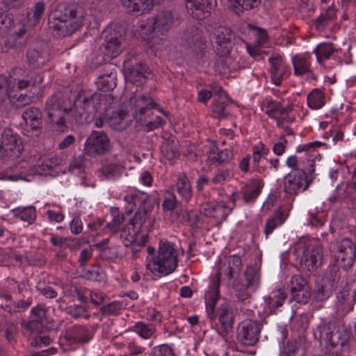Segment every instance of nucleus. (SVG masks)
<instances>
[{"mask_svg": "<svg viewBox=\"0 0 356 356\" xmlns=\"http://www.w3.org/2000/svg\"><path fill=\"white\" fill-rule=\"evenodd\" d=\"M103 98L100 93L80 91L74 101L73 107H68L70 100L58 92L47 98L44 111L49 122L57 131H63L66 127L65 120L78 124L90 122L100 108Z\"/></svg>", "mask_w": 356, "mask_h": 356, "instance_id": "nucleus-1", "label": "nucleus"}, {"mask_svg": "<svg viewBox=\"0 0 356 356\" xmlns=\"http://www.w3.org/2000/svg\"><path fill=\"white\" fill-rule=\"evenodd\" d=\"M309 156L305 159L296 155L289 156L286 160L287 167L291 171L286 175L283 180V190L290 195H296L305 191L314 179V161Z\"/></svg>", "mask_w": 356, "mask_h": 356, "instance_id": "nucleus-2", "label": "nucleus"}, {"mask_svg": "<svg viewBox=\"0 0 356 356\" xmlns=\"http://www.w3.org/2000/svg\"><path fill=\"white\" fill-rule=\"evenodd\" d=\"M23 70L16 68L8 77L0 75V106L7 99L16 108H22L32 102L33 97L22 90L30 86V81L22 75Z\"/></svg>", "mask_w": 356, "mask_h": 356, "instance_id": "nucleus-3", "label": "nucleus"}, {"mask_svg": "<svg viewBox=\"0 0 356 356\" xmlns=\"http://www.w3.org/2000/svg\"><path fill=\"white\" fill-rule=\"evenodd\" d=\"M85 12L76 4L59 3L51 12L49 24L59 36L71 35L83 26Z\"/></svg>", "mask_w": 356, "mask_h": 356, "instance_id": "nucleus-4", "label": "nucleus"}, {"mask_svg": "<svg viewBox=\"0 0 356 356\" xmlns=\"http://www.w3.org/2000/svg\"><path fill=\"white\" fill-rule=\"evenodd\" d=\"M220 273L212 277L209 286V289L205 292V305L211 320L218 318L221 325V329L225 333L229 332L233 326V314L230 305L225 301L221 303L216 312L215 307L220 296Z\"/></svg>", "mask_w": 356, "mask_h": 356, "instance_id": "nucleus-5", "label": "nucleus"}, {"mask_svg": "<svg viewBox=\"0 0 356 356\" xmlns=\"http://www.w3.org/2000/svg\"><path fill=\"white\" fill-rule=\"evenodd\" d=\"M180 249L173 243L161 240L156 256H152L147 263V268L158 277L168 275L177 267Z\"/></svg>", "mask_w": 356, "mask_h": 356, "instance_id": "nucleus-6", "label": "nucleus"}, {"mask_svg": "<svg viewBox=\"0 0 356 356\" xmlns=\"http://www.w3.org/2000/svg\"><path fill=\"white\" fill-rule=\"evenodd\" d=\"M313 335L315 339L321 344L330 348L344 346L349 339V333L343 326H336L332 322L322 321L314 330Z\"/></svg>", "mask_w": 356, "mask_h": 356, "instance_id": "nucleus-7", "label": "nucleus"}, {"mask_svg": "<svg viewBox=\"0 0 356 356\" xmlns=\"http://www.w3.org/2000/svg\"><path fill=\"white\" fill-rule=\"evenodd\" d=\"M293 252L297 257L302 254L301 266L309 273L315 271L321 264L323 257L321 247L310 243L305 238L299 239L295 243Z\"/></svg>", "mask_w": 356, "mask_h": 356, "instance_id": "nucleus-8", "label": "nucleus"}, {"mask_svg": "<svg viewBox=\"0 0 356 356\" xmlns=\"http://www.w3.org/2000/svg\"><path fill=\"white\" fill-rule=\"evenodd\" d=\"M132 32L136 37L146 41L156 51H167L170 46V42L167 38L156 36L152 17L139 20L133 26Z\"/></svg>", "mask_w": 356, "mask_h": 356, "instance_id": "nucleus-9", "label": "nucleus"}, {"mask_svg": "<svg viewBox=\"0 0 356 356\" xmlns=\"http://www.w3.org/2000/svg\"><path fill=\"white\" fill-rule=\"evenodd\" d=\"M336 263L345 270L350 269L356 258V244L348 237H340L330 243Z\"/></svg>", "mask_w": 356, "mask_h": 356, "instance_id": "nucleus-10", "label": "nucleus"}, {"mask_svg": "<svg viewBox=\"0 0 356 356\" xmlns=\"http://www.w3.org/2000/svg\"><path fill=\"white\" fill-rule=\"evenodd\" d=\"M104 38L102 51L112 58L118 56L124 48L125 30L122 26L107 27L103 31Z\"/></svg>", "mask_w": 356, "mask_h": 356, "instance_id": "nucleus-11", "label": "nucleus"}, {"mask_svg": "<svg viewBox=\"0 0 356 356\" xmlns=\"http://www.w3.org/2000/svg\"><path fill=\"white\" fill-rule=\"evenodd\" d=\"M129 104L134 111L135 117L138 118L139 120L147 121L146 116L153 115L152 108H156L159 112L166 115L163 109L147 94L133 92L129 99Z\"/></svg>", "mask_w": 356, "mask_h": 356, "instance_id": "nucleus-12", "label": "nucleus"}, {"mask_svg": "<svg viewBox=\"0 0 356 356\" xmlns=\"http://www.w3.org/2000/svg\"><path fill=\"white\" fill-rule=\"evenodd\" d=\"M261 325L256 320L245 319L238 327L237 339L245 346H254L261 332Z\"/></svg>", "mask_w": 356, "mask_h": 356, "instance_id": "nucleus-13", "label": "nucleus"}, {"mask_svg": "<svg viewBox=\"0 0 356 356\" xmlns=\"http://www.w3.org/2000/svg\"><path fill=\"white\" fill-rule=\"evenodd\" d=\"M109 150V139L104 131H92L85 142L84 151L89 156L103 155Z\"/></svg>", "mask_w": 356, "mask_h": 356, "instance_id": "nucleus-14", "label": "nucleus"}, {"mask_svg": "<svg viewBox=\"0 0 356 356\" xmlns=\"http://www.w3.org/2000/svg\"><path fill=\"white\" fill-rule=\"evenodd\" d=\"M292 299L300 304H306L311 297V290L307 282L302 275H294L289 282Z\"/></svg>", "mask_w": 356, "mask_h": 356, "instance_id": "nucleus-15", "label": "nucleus"}, {"mask_svg": "<svg viewBox=\"0 0 356 356\" xmlns=\"http://www.w3.org/2000/svg\"><path fill=\"white\" fill-rule=\"evenodd\" d=\"M6 155L9 159H15L19 156L22 150V142L19 136L10 129H5L1 134V145Z\"/></svg>", "mask_w": 356, "mask_h": 356, "instance_id": "nucleus-16", "label": "nucleus"}, {"mask_svg": "<svg viewBox=\"0 0 356 356\" xmlns=\"http://www.w3.org/2000/svg\"><path fill=\"white\" fill-rule=\"evenodd\" d=\"M185 1L188 13L198 20L209 17L216 4V0H185Z\"/></svg>", "mask_w": 356, "mask_h": 356, "instance_id": "nucleus-17", "label": "nucleus"}, {"mask_svg": "<svg viewBox=\"0 0 356 356\" xmlns=\"http://www.w3.org/2000/svg\"><path fill=\"white\" fill-rule=\"evenodd\" d=\"M232 35L226 27H218L213 34V41L217 54L220 56L227 55L232 47Z\"/></svg>", "mask_w": 356, "mask_h": 356, "instance_id": "nucleus-18", "label": "nucleus"}, {"mask_svg": "<svg viewBox=\"0 0 356 356\" xmlns=\"http://www.w3.org/2000/svg\"><path fill=\"white\" fill-rule=\"evenodd\" d=\"M270 64V74L273 83L280 86L282 80L286 79L290 72L286 65L283 57L279 54L270 56L268 58Z\"/></svg>", "mask_w": 356, "mask_h": 356, "instance_id": "nucleus-19", "label": "nucleus"}, {"mask_svg": "<svg viewBox=\"0 0 356 356\" xmlns=\"http://www.w3.org/2000/svg\"><path fill=\"white\" fill-rule=\"evenodd\" d=\"M151 17L156 36L166 38L175 23V17L172 12L169 10L161 11Z\"/></svg>", "mask_w": 356, "mask_h": 356, "instance_id": "nucleus-20", "label": "nucleus"}, {"mask_svg": "<svg viewBox=\"0 0 356 356\" xmlns=\"http://www.w3.org/2000/svg\"><path fill=\"white\" fill-rule=\"evenodd\" d=\"M130 55L124 61V70L126 80L132 83H143L145 79L146 70L140 63L131 65Z\"/></svg>", "mask_w": 356, "mask_h": 356, "instance_id": "nucleus-21", "label": "nucleus"}, {"mask_svg": "<svg viewBox=\"0 0 356 356\" xmlns=\"http://www.w3.org/2000/svg\"><path fill=\"white\" fill-rule=\"evenodd\" d=\"M207 162L210 165H220L229 162L233 159L232 151L229 149H220L215 141L210 144L209 150L207 153Z\"/></svg>", "mask_w": 356, "mask_h": 356, "instance_id": "nucleus-22", "label": "nucleus"}, {"mask_svg": "<svg viewBox=\"0 0 356 356\" xmlns=\"http://www.w3.org/2000/svg\"><path fill=\"white\" fill-rule=\"evenodd\" d=\"M181 39L186 44L194 49L202 51L205 48V40L202 31L197 27L186 29L182 33Z\"/></svg>", "mask_w": 356, "mask_h": 356, "instance_id": "nucleus-23", "label": "nucleus"}, {"mask_svg": "<svg viewBox=\"0 0 356 356\" xmlns=\"http://www.w3.org/2000/svg\"><path fill=\"white\" fill-rule=\"evenodd\" d=\"M286 299V293L284 289H277L271 291L265 298V312L269 314H275L278 308L281 307Z\"/></svg>", "mask_w": 356, "mask_h": 356, "instance_id": "nucleus-24", "label": "nucleus"}, {"mask_svg": "<svg viewBox=\"0 0 356 356\" xmlns=\"http://www.w3.org/2000/svg\"><path fill=\"white\" fill-rule=\"evenodd\" d=\"M124 200L128 204H131V210L134 207L138 208V210H152L153 208L148 194L144 192L136 191L127 194L124 197Z\"/></svg>", "mask_w": 356, "mask_h": 356, "instance_id": "nucleus-25", "label": "nucleus"}, {"mask_svg": "<svg viewBox=\"0 0 356 356\" xmlns=\"http://www.w3.org/2000/svg\"><path fill=\"white\" fill-rule=\"evenodd\" d=\"M29 65L33 68H40L49 60L48 51L45 48L31 47L26 52Z\"/></svg>", "mask_w": 356, "mask_h": 356, "instance_id": "nucleus-26", "label": "nucleus"}, {"mask_svg": "<svg viewBox=\"0 0 356 356\" xmlns=\"http://www.w3.org/2000/svg\"><path fill=\"white\" fill-rule=\"evenodd\" d=\"M292 65L294 75L309 77L312 74L311 58L309 56L305 54H297L292 57Z\"/></svg>", "mask_w": 356, "mask_h": 356, "instance_id": "nucleus-27", "label": "nucleus"}, {"mask_svg": "<svg viewBox=\"0 0 356 356\" xmlns=\"http://www.w3.org/2000/svg\"><path fill=\"white\" fill-rule=\"evenodd\" d=\"M92 337L91 332L83 325H74L67 330L65 334L66 339L70 343H86L91 339Z\"/></svg>", "mask_w": 356, "mask_h": 356, "instance_id": "nucleus-28", "label": "nucleus"}, {"mask_svg": "<svg viewBox=\"0 0 356 356\" xmlns=\"http://www.w3.org/2000/svg\"><path fill=\"white\" fill-rule=\"evenodd\" d=\"M204 213L220 220H225L231 209L224 204L216 202H206L202 206Z\"/></svg>", "mask_w": 356, "mask_h": 356, "instance_id": "nucleus-29", "label": "nucleus"}, {"mask_svg": "<svg viewBox=\"0 0 356 356\" xmlns=\"http://www.w3.org/2000/svg\"><path fill=\"white\" fill-rule=\"evenodd\" d=\"M175 187L183 202L187 203L191 201L193 197L192 186L185 173L180 172L177 175Z\"/></svg>", "mask_w": 356, "mask_h": 356, "instance_id": "nucleus-30", "label": "nucleus"}, {"mask_svg": "<svg viewBox=\"0 0 356 356\" xmlns=\"http://www.w3.org/2000/svg\"><path fill=\"white\" fill-rule=\"evenodd\" d=\"M122 3L127 12L136 15L149 12L154 6L153 0H122Z\"/></svg>", "mask_w": 356, "mask_h": 356, "instance_id": "nucleus-31", "label": "nucleus"}, {"mask_svg": "<svg viewBox=\"0 0 356 356\" xmlns=\"http://www.w3.org/2000/svg\"><path fill=\"white\" fill-rule=\"evenodd\" d=\"M261 275L259 268L257 265H250L246 267L244 272V284L251 292H255L259 287Z\"/></svg>", "mask_w": 356, "mask_h": 356, "instance_id": "nucleus-32", "label": "nucleus"}, {"mask_svg": "<svg viewBox=\"0 0 356 356\" xmlns=\"http://www.w3.org/2000/svg\"><path fill=\"white\" fill-rule=\"evenodd\" d=\"M22 117L32 130L40 131L42 128V113L39 108L30 107L23 112Z\"/></svg>", "mask_w": 356, "mask_h": 356, "instance_id": "nucleus-33", "label": "nucleus"}, {"mask_svg": "<svg viewBox=\"0 0 356 356\" xmlns=\"http://www.w3.org/2000/svg\"><path fill=\"white\" fill-rule=\"evenodd\" d=\"M261 181L258 179L249 181L242 188L243 199L245 203L254 202L261 192Z\"/></svg>", "mask_w": 356, "mask_h": 356, "instance_id": "nucleus-34", "label": "nucleus"}, {"mask_svg": "<svg viewBox=\"0 0 356 356\" xmlns=\"http://www.w3.org/2000/svg\"><path fill=\"white\" fill-rule=\"evenodd\" d=\"M108 126L115 130H122L129 124V115L127 111L118 110L113 111L107 118Z\"/></svg>", "mask_w": 356, "mask_h": 356, "instance_id": "nucleus-35", "label": "nucleus"}, {"mask_svg": "<svg viewBox=\"0 0 356 356\" xmlns=\"http://www.w3.org/2000/svg\"><path fill=\"white\" fill-rule=\"evenodd\" d=\"M124 170V166L120 163L107 161L102 165L100 173L102 179L114 180L122 175Z\"/></svg>", "mask_w": 356, "mask_h": 356, "instance_id": "nucleus-36", "label": "nucleus"}, {"mask_svg": "<svg viewBox=\"0 0 356 356\" xmlns=\"http://www.w3.org/2000/svg\"><path fill=\"white\" fill-rule=\"evenodd\" d=\"M178 146V141L173 137L165 140L161 145V151L163 156L171 164H172L179 156Z\"/></svg>", "mask_w": 356, "mask_h": 356, "instance_id": "nucleus-37", "label": "nucleus"}, {"mask_svg": "<svg viewBox=\"0 0 356 356\" xmlns=\"http://www.w3.org/2000/svg\"><path fill=\"white\" fill-rule=\"evenodd\" d=\"M336 8L332 6L323 10L320 15L313 22L315 29L318 31H323L330 22L336 19Z\"/></svg>", "mask_w": 356, "mask_h": 356, "instance_id": "nucleus-38", "label": "nucleus"}, {"mask_svg": "<svg viewBox=\"0 0 356 356\" xmlns=\"http://www.w3.org/2000/svg\"><path fill=\"white\" fill-rule=\"evenodd\" d=\"M116 72H109L99 75L96 81V85L99 90L108 92L115 88Z\"/></svg>", "mask_w": 356, "mask_h": 356, "instance_id": "nucleus-39", "label": "nucleus"}, {"mask_svg": "<svg viewBox=\"0 0 356 356\" xmlns=\"http://www.w3.org/2000/svg\"><path fill=\"white\" fill-rule=\"evenodd\" d=\"M32 298L27 299H20L9 303H5L1 305V308L10 314L22 313L26 311L32 305Z\"/></svg>", "mask_w": 356, "mask_h": 356, "instance_id": "nucleus-40", "label": "nucleus"}, {"mask_svg": "<svg viewBox=\"0 0 356 356\" xmlns=\"http://www.w3.org/2000/svg\"><path fill=\"white\" fill-rule=\"evenodd\" d=\"M241 266V259L238 256H230L227 261L224 264V274L229 279H232L239 275Z\"/></svg>", "mask_w": 356, "mask_h": 356, "instance_id": "nucleus-41", "label": "nucleus"}, {"mask_svg": "<svg viewBox=\"0 0 356 356\" xmlns=\"http://www.w3.org/2000/svg\"><path fill=\"white\" fill-rule=\"evenodd\" d=\"M111 213L112 220L106 223L104 229H107V232L111 233L112 236L118 235L120 229V227L124 221V218L123 215L120 214L119 209L117 207H111Z\"/></svg>", "mask_w": 356, "mask_h": 356, "instance_id": "nucleus-42", "label": "nucleus"}, {"mask_svg": "<svg viewBox=\"0 0 356 356\" xmlns=\"http://www.w3.org/2000/svg\"><path fill=\"white\" fill-rule=\"evenodd\" d=\"M260 0H227V4L236 14L239 15L243 10H250L257 7Z\"/></svg>", "mask_w": 356, "mask_h": 356, "instance_id": "nucleus-43", "label": "nucleus"}, {"mask_svg": "<svg viewBox=\"0 0 356 356\" xmlns=\"http://www.w3.org/2000/svg\"><path fill=\"white\" fill-rule=\"evenodd\" d=\"M307 105L314 110L321 108L325 104L324 92L318 89H313L307 95Z\"/></svg>", "mask_w": 356, "mask_h": 356, "instance_id": "nucleus-44", "label": "nucleus"}, {"mask_svg": "<svg viewBox=\"0 0 356 356\" xmlns=\"http://www.w3.org/2000/svg\"><path fill=\"white\" fill-rule=\"evenodd\" d=\"M131 330L136 332L142 339H147L154 334L156 332V327L152 323L138 321L131 327Z\"/></svg>", "mask_w": 356, "mask_h": 356, "instance_id": "nucleus-45", "label": "nucleus"}, {"mask_svg": "<svg viewBox=\"0 0 356 356\" xmlns=\"http://www.w3.org/2000/svg\"><path fill=\"white\" fill-rule=\"evenodd\" d=\"M0 332L8 343L13 345L16 343L17 327L13 321H6L4 324L0 325Z\"/></svg>", "mask_w": 356, "mask_h": 356, "instance_id": "nucleus-46", "label": "nucleus"}, {"mask_svg": "<svg viewBox=\"0 0 356 356\" xmlns=\"http://www.w3.org/2000/svg\"><path fill=\"white\" fill-rule=\"evenodd\" d=\"M356 297V290L352 293L348 289H343L337 295V300L341 304L343 309L350 310Z\"/></svg>", "mask_w": 356, "mask_h": 356, "instance_id": "nucleus-47", "label": "nucleus"}, {"mask_svg": "<svg viewBox=\"0 0 356 356\" xmlns=\"http://www.w3.org/2000/svg\"><path fill=\"white\" fill-rule=\"evenodd\" d=\"M337 51L331 43H321L314 50L318 62L327 60Z\"/></svg>", "mask_w": 356, "mask_h": 356, "instance_id": "nucleus-48", "label": "nucleus"}, {"mask_svg": "<svg viewBox=\"0 0 356 356\" xmlns=\"http://www.w3.org/2000/svg\"><path fill=\"white\" fill-rule=\"evenodd\" d=\"M66 313L73 318H90V315L88 308L83 304H73L69 305L65 309Z\"/></svg>", "mask_w": 356, "mask_h": 356, "instance_id": "nucleus-49", "label": "nucleus"}, {"mask_svg": "<svg viewBox=\"0 0 356 356\" xmlns=\"http://www.w3.org/2000/svg\"><path fill=\"white\" fill-rule=\"evenodd\" d=\"M150 212L151 210H137L134 217L130 220V225H132L135 232L139 233L142 231Z\"/></svg>", "mask_w": 356, "mask_h": 356, "instance_id": "nucleus-50", "label": "nucleus"}, {"mask_svg": "<svg viewBox=\"0 0 356 356\" xmlns=\"http://www.w3.org/2000/svg\"><path fill=\"white\" fill-rule=\"evenodd\" d=\"M30 318L38 321L40 325L47 322V307L43 305L38 304L36 306L31 308L30 311Z\"/></svg>", "mask_w": 356, "mask_h": 356, "instance_id": "nucleus-51", "label": "nucleus"}, {"mask_svg": "<svg viewBox=\"0 0 356 356\" xmlns=\"http://www.w3.org/2000/svg\"><path fill=\"white\" fill-rule=\"evenodd\" d=\"M248 28L252 35L254 37V44L257 46H263L268 41V34L264 29L254 25H249Z\"/></svg>", "mask_w": 356, "mask_h": 356, "instance_id": "nucleus-52", "label": "nucleus"}, {"mask_svg": "<svg viewBox=\"0 0 356 356\" xmlns=\"http://www.w3.org/2000/svg\"><path fill=\"white\" fill-rule=\"evenodd\" d=\"M137 234L138 233L135 232L133 228L131 232L129 228L124 227L122 229H120L118 234L115 236L121 239L124 246L129 247V245H135L137 240Z\"/></svg>", "mask_w": 356, "mask_h": 356, "instance_id": "nucleus-53", "label": "nucleus"}, {"mask_svg": "<svg viewBox=\"0 0 356 356\" xmlns=\"http://www.w3.org/2000/svg\"><path fill=\"white\" fill-rule=\"evenodd\" d=\"M26 19H24L23 22L18 21L16 19H13L12 18V23H10V26H7L6 29H8L10 32L15 34V35L20 36V38L26 39V33L27 30L29 29V26L24 22Z\"/></svg>", "mask_w": 356, "mask_h": 356, "instance_id": "nucleus-54", "label": "nucleus"}, {"mask_svg": "<svg viewBox=\"0 0 356 356\" xmlns=\"http://www.w3.org/2000/svg\"><path fill=\"white\" fill-rule=\"evenodd\" d=\"M81 276L88 280L100 282L104 279V274L98 266H92L88 269H84L81 272Z\"/></svg>", "mask_w": 356, "mask_h": 356, "instance_id": "nucleus-55", "label": "nucleus"}, {"mask_svg": "<svg viewBox=\"0 0 356 356\" xmlns=\"http://www.w3.org/2000/svg\"><path fill=\"white\" fill-rule=\"evenodd\" d=\"M229 103L227 96H222L220 99L216 98L213 99L212 104V111L214 113L217 114L219 117H225L227 115L226 108Z\"/></svg>", "mask_w": 356, "mask_h": 356, "instance_id": "nucleus-56", "label": "nucleus"}, {"mask_svg": "<svg viewBox=\"0 0 356 356\" xmlns=\"http://www.w3.org/2000/svg\"><path fill=\"white\" fill-rule=\"evenodd\" d=\"M332 287L327 284H318L315 287L314 298L318 302L325 301L332 293Z\"/></svg>", "mask_w": 356, "mask_h": 356, "instance_id": "nucleus-57", "label": "nucleus"}, {"mask_svg": "<svg viewBox=\"0 0 356 356\" xmlns=\"http://www.w3.org/2000/svg\"><path fill=\"white\" fill-rule=\"evenodd\" d=\"M17 218L20 219L22 221L32 224L36 219V210L34 207H24L23 209L19 211L15 214Z\"/></svg>", "mask_w": 356, "mask_h": 356, "instance_id": "nucleus-58", "label": "nucleus"}, {"mask_svg": "<svg viewBox=\"0 0 356 356\" xmlns=\"http://www.w3.org/2000/svg\"><path fill=\"white\" fill-rule=\"evenodd\" d=\"M284 222L283 213L281 212L277 213L272 218L266 220L264 229V233L267 237L277 227L281 225Z\"/></svg>", "mask_w": 356, "mask_h": 356, "instance_id": "nucleus-59", "label": "nucleus"}, {"mask_svg": "<svg viewBox=\"0 0 356 356\" xmlns=\"http://www.w3.org/2000/svg\"><path fill=\"white\" fill-rule=\"evenodd\" d=\"M41 325L40 323L31 318L27 322L22 323L23 334L29 339H32L33 337L35 336L34 334L38 333Z\"/></svg>", "mask_w": 356, "mask_h": 356, "instance_id": "nucleus-60", "label": "nucleus"}, {"mask_svg": "<svg viewBox=\"0 0 356 356\" xmlns=\"http://www.w3.org/2000/svg\"><path fill=\"white\" fill-rule=\"evenodd\" d=\"M222 58L219 61L224 72L226 71L236 70L239 68L240 65L238 62L232 56H221Z\"/></svg>", "mask_w": 356, "mask_h": 356, "instance_id": "nucleus-61", "label": "nucleus"}, {"mask_svg": "<svg viewBox=\"0 0 356 356\" xmlns=\"http://www.w3.org/2000/svg\"><path fill=\"white\" fill-rule=\"evenodd\" d=\"M235 295L238 300L243 302L250 297L252 293L249 288L242 282H236L233 284Z\"/></svg>", "mask_w": 356, "mask_h": 356, "instance_id": "nucleus-62", "label": "nucleus"}, {"mask_svg": "<svg viewBox=\"0 0 356 356\" xmlns=\"http://www.w3.org/2000/svg\"><path fill=\"white\" fill-rule=\"evenodd\" d=\"M233 176L231 169L226 168L217 170L211 179V182L214 184H222L225 181L229 179Z\"/></svg>", "mask_w": 356, "mask_h": 356, "instance_id": "nucleus-63", "label": "nucleus"}, {"mask_svg": "<svg viewBox=\"0 0 356 356\" xmlns=\"http://www.w3.org/2000/svg\"><path fill=\"white\" fill-rule=\"evenodd\" d=\"M149 356H174V352L168 345L162 344L152 348Z\"/></svg>", "mask_w": 356, "mask_h": 356, "instance_id": "nucleus-64", "label": "nucleus"}]
</instances>
